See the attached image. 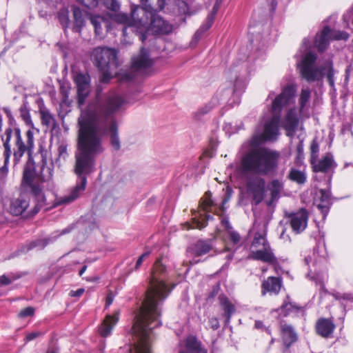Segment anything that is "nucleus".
Here are the masks:
<instances>
[{"label": "nucleus", "mask_w": 353, "mask_h": 353, "mask_svg": "<svg viewBox=\"0 0 353 353\" xmlns=\"http://www.w3.org/2000/svg\"><path fill=\"white\" fill-rule=\"evenodd\" d=\"M288 178L299 184H303L306 181V175L303 171L291 168Z\"/></svg>", "instance_id": "473e14b6"}, {"label": "nucleus", "mask_w": 353, "mask_h": 353, "mask_svg": "<svg viewBox=\"0 0 353 353\" xmlns=\"http://www.w3.org/2000/svg\"><path fill=\"white\" fill-rule=\"evenodd\" d=\"M279 158L277 151L267 148H252L242 156L239 169L244 175H266L277 167Z\"/></svg>", "instance_id": "7ed1b4c3"}, {"label": "nucleus", "mask_w": 353, "mask_h": 353, "mask_svg": "<svg viewBox=\"0 0 353 353\" xmlns=\"http://www.w3.org/2000/svg\"><path fill=\"white\" fill-rule=\"evenodd\" d=\"M299 125V118L296 108H290L284 117L282 126L286 131V135L293 137Z\"/></svg>", "instance_id": "f3484780"}, {"label": "nucleus", "mask_w": 353, "mask_h": 353, "mask_svg": "<svg viewBox=\"0 0 353 353\" xmlns=\"http://www.w3.org/2000/svg\"><path fill=\"white\" fill-rule=\"evenodd\" d=\"M254 327L256 328V329H261V330H265V331L268 333H270V330L268 328H266L265 327L264 325H263V323L261 321H255V323H254Z\"/></svg>", "instance_id": "6e6d98bb"}, {"label": "nucleus", "mask_w": 353, "mask_h": 353, "mask_svg": "<svg viewBox=\"0 0 353 353\" xmlns=\"http://www.w3.org/2000/svg\"><path fill=\"white\" fill-rule=\"evenodd\" d=\"M287 299H288V297ZM299 310V307L294 303L290 302L288 300L285 301L278 310L279 314L283 316H287L292 312H296Z\"/></svg>", "instance_id": "7c9ffc66"}, {"label": "nucleus", "mask_w": 353, "mask_h": 353, "mask_svg": "<svg viewBox=\"0 0 353 353\" xmlns=\"http://www.w3.org/2000/svg\"><path fill=\"white\" fill-rule=\"evenodd\" d=\"M126 103L125 99L116 92H110L90 103L78 119V151L75 154L74 172L79 177L75 187L60 203L68 204L77 199L85 190L86 176L94 172L95 158L105 150L103 137L108 134L112 147L121 149L119 126L115 114Z\"/></svg>", "instance_id": "f257e3e1"}, {"label": "nucleus", "mask_w": 353, "mask_h": 353, "mask_svg": "<svg viewBox=\"0 0 353 353\" xmlns=\"http://www.w3.org/2000/svg\"><path fill=\"white\" fill-rule=\"evenodd\" d=\"M141 6L132 9L133 26L146 28L150 24L152 32L157 35L168 34L172 32V25L164 20L153 9L148 0H140Z\"/></svg>", "instance_id": "39448f33"}, {"label": "nucleus", "mask_w": 353, "mask_h": 353, "mask_svg": "<svg viewBox=\"0 0 353 353\" xmlns=\"http://www.w3.org/2000/svg\"><path fill=\"white\" fill-rule=\"evenodd\" d=\"M297 159L300 160L303 158V140L299 141V144L296 146Z\"/></svg>", "instance_id": "09e8293b"}, {"label": "nucleus", "mask_w": 353, "mask_h": 353, "mask_svg": "<svg viewBox=\"0 0 353 353\" xmlns=\"http://www.w3.org/2000/svg\"><path fill=\"white\" fill-rule=\"evenodd\" d=\"M21 276L20 274L11 273L8 275H2L0 276V287L7 285L19 279Z\"/></svg>", "instance_id": "e433bc0d"}, {"label": "nucleus", "mask_w": 353, "mask_h": 353, "mask_svg": "<svg viewBox=\"0 0 353 353\" xmlns=\"http://www.w3.org/2000/svg\"><path fill=\"white\" fill-rule=\"evenodd\" d=\"M77 89V103L79 108L84 105L90 92V77L87 74L79 73L74 77ZM88 107L84 110H85ZM81 112L83 110L81 109Z\"/></svg>", "instance_id": "ddd939ff"}, {"label": "nucleus", "mask_w": 353, "mask_h": 353, "mask_svg": "<svg viewBox=\"0 0 353 353\" xmlns=\"http://www.w3.org/2000/svg\"><path fill=\"white\" fill-rule=\"evenodd\" d=\"M153 63L148 50L144 48H141L139 54L132 59V67L137 70L144 71L151 68Z\"/></svg>", "instance_id": "a211bd4d"}, {"label": "nucleus", "mask_w": 353, "mask_h": 353, "mask_svg": "<svg viewBox=\"0 0 353 353\" xmlns=\"http://www.w3.org/2000/svg\"><path fill=\"white\" fill-rule=\"evenodd\" d=\"M319 152V145L316 142H313L311 145V152H312V159H314V155H317V153Z\"/></svg>", "instance_id": "603ef678"}, {"label": "nucleus", "mask_w": 353, "mask_h": 353, "mask_svg": "<svg viewBox=\"0 0 353 353\" xmlns=\"http://www.w3.org/2000/svg\"><path fill=\"white\" fill-rule=\"evenodd\" d=\"M205 198H202L200 201V207L201 209L205 212L212 205V201L210 198L208 196V193H205Z\"/></svg>", "instance_id": "a19ab883"}, {"label": "nucleus", "mask_w": 353, "mask_h": 353, "mask_svg": "<svg viewBox=\"0 0 353 353\" xmlns=\"http://www.w3.org/2000/svg\"><path fill=\"white\" fill-rule=\"evenodd\" d=\"M265 181L263 179L255 176L248 179L247 182L248 192L252 195L255 205L260 203L264 197Z\"/></svg>", "instance_id": "4468645a"}, {"label": "nucleus", "mask_w": 353, "mask_h": 353, "mask_svg": "<svg viewBox=\"0 0 353 353\" xmlns=\"http://www.w3.org/2000/svg\"><path fill=\"white\" fill-rule=\"evenodd\" d=\"M165 270V268L161 260H157L145 292V299L134 317L131 328L134 339V343L128 346L129 353H152V330L161 325V306L171 291L165 283L158 277V274Z\"/></svg>", "instance_id": "f03ea898"}, {"label": "nucleus", "mask_w": 353, "mask_h": 353, "mask_svg": "<svg viewBox=\"0 0 353 353\" xmlns=\"http://www.w3.org/2000/svg\"><path fill=\"white\" fill-rule=\"evenodd\" d=\"M29 201L23 196H20L12 201L10 206V212L14 216L21 215L27 209Z\"/></svg>", "instance_id": "b1692460"}, {"label": "nucleus", "mask_w": 353, "mask_h": 353, "mask_svg": "<svg viewBox=\"0 0 353 353\" xmlns=\"http://www.w3.org/2000/svg\"><path fill=\"white\" fill-rule=\"evenodd\" d=\"M211 250V245L205 241H197L188 252H192L196 256H201L207 254Z\"/></svg>", "instance_id": "bb28decb"}, {"label": "nucleus", "mask_w": 353, "mask_h": 353, "mask_svg": "<svg viewBox=\"0 0 353 353\" xmlns=\"http://www.w3.org/2000/svg\"><path fill=\"white\" fill-rule=\"evenodd\" d=\"M317 56L315 53L308 52L298 63L301 77L307 82L321 81L325 75L330 86L334 87V70L331 59L325 60L319 67L315 65Z\"/></svg>", "instance_id": "0eeeda50"}, {"label": "nucleus", "mask_w": 353, "mask_h": 353, "mask_svg": "<svg viewBox=\"0 0 353 353\" xmlns=\"http://www.w3.org/2000/svg\"><path fill=\"white\" fill-rule=\"evenodd\" d=\"M310 41L309 39H304L303 41V44H302V46H301V50H304V51H307V49L310 48Z\"/></svg>", "instance_id": "4d7b16f0"}, {"label": "nucleus", "mask_w": 353, "mask_h": 353, "mask_svg": "<svg viewBox=\"0 0 353 353\" xmlns=\"http://www.w3.org/2000/svg\"><path fill=\"white\" fill-rule=\"evenodd\" d=\"M212 219V216L210 214H205V217L202 218L201 220L197 219L196 217L193 218V223L191 227H188V229L190 228H198L202 229L205 228L207 225V221Z\"/></svg>", "instance_id": "4c0bfd02"}, {"label": "nucleus", "mask_w": 353, "mask_h": 353, "mask_svg": "<svg viewBox=\"0 0 353 353\" xmlns=\"http://www.w3.org/2000/svg\"><path fill=\"white\" fill-rule=\"evenodd\" d=\"M26 143H25L21 137V130L19 128H14L13 130L11 128L6 129L5 138L3 139L5 166L8 164L9 158L12 152L10 143H12L14 145L13 156L15 163L19 161L26 151L31 152L32 150L34 148V134L32 130H28L26 133Z\"/></svg>", "instance_id": "6e6552de"}, {"label": "nucleus", "mask_w": 353, "mask_h": 353, "mask_svg": "<svg viewBox=\"0 0 353 353\" xmlns=\"http://www.w3.org/2000/svg\"><path fill=\"white\" fill-rule=\"evenodd\" d=\"M86 269H87L86 265L83 266L82 268L80 270L79 274L80 276H82L83 274L85 272Z\"/></svg>", "instance_id": "680f3d73"}, {"label": "nucleus", "mask_w": 353, "mask_h": 353, "mask_svg": "<svg viewBox=\"0 0 353 353\" xmlns=\"http://www.w3.org/2000/svg\"><path fill=\"white\" fill-rule=\"evenodd\" d=\"M40 335H41V332H32V333H30L26 335V341H32V340L37 338Z\"/></svg>", "instance_id": "864d4df0"}, {"label": "nucleus", "mask_w": 353, "mask_h": 353, "mask_svg": "<svg viewBox=\"0 0 353 353\" xmlns=\"http://www.w3.org/2000/svg\"><path fill=\"white\" fill-rule=\"evenodd\" d=\"M281 331L283 343L287 347L290 346L297 340V335L291 325L282 324Z\"/></svg>", "instance_id": "393cba45"}, {"label": "nucleus", "mask_w": 353, "mask_h": 353, "mask_svg": "<svg viewBox=\"0 0 353 353\" xmlns=\"http://www.w3.org/2000/svg\"><path fill=\"white\" fill-rule=\"evenodd\" d=\"M105 7L112 11H117L119 9L120 5L117 0H101Z\"/></svg>", "instance_id": "ea45409f"}, {"label": "nucleus", "mask_w": 353, "mask_h": 353, "mask_svg": "<svg viewBox=\"0 0 353 353\" xmlns=\"http://www.w3.org/2000/svg\"><path fill=\"white\" fill-rule=\"evenodd\" d=\"M159 6L161 8V9L163 8V1L162 0H159Z\"/></svg>", "instance_id": "338daca9"}, {"label": "nucleus", "mask_w": 353, "mask_h": 353, "mask_svg": "<svg viewBox=\"0 0 353 353\" xmlns=\"http://www.w3.org/2000/svg\"><path fill=\"white\" fill-rule=\"evenodd\" d=\"M349 34L345 31L334 30L325 26L321 32L316 34L314 44L319 52H323L331 40H347Z\"/></svg>", "instance_id": "f8f14e48"}, {"label": "nucleus", "mask_w": 353, "mask_h": 353, "mask_svg": "<svg viewBox=\"0 0 353 353\" xmlns=\"http://www.w3.org/2000/svg\"><path fill=\"white\" fill-rule=\"evenodd\" d=\"M134 77V74L132 71H123L118 74V79L121 82L130 81Z\"/></svg>", "instance_id": "58836bf2"}, {"label": "nucleus", "mask_w": 353, "mask_h": 353, "mask_svg": "<svg viewBox=\"0 0 353 353\" xmlns=\"http://www.w3.org/2000/svg\"><path fill=\"white\" fill-rule=\"evenodd\" d=\"M84 292V290L83 288H79L76 291H71L70 295L72 296H80Z\"/></svg>", "instance_id": "13d9d810"}, {"label": "nucleus", "mask_w": 353, "mask_h": 353, "mask_svg": "<svg viewBox=\"0 0 353 353\" xmlns=\"http://www.w3.org/2000/svg\"><path fill=\"white\" fill-rule=\"evenodd\" d=\"M221 1L222 0H216L215 4L212 8L211 12L208 14L206 19V21L201 26V28L194 34V39L198 40L201 37V34L208 30L212 26Z\"/></svg>", "instance_id": "5701e85b"}, {"label": "nucleus", "mask_w": 353, "mask_h": 353, "mask_svg": "<svg viewBox=\"0 0 353 353\" xmlns=\"http://www.w3.org/2000/svg\"><path fill=\"white\" fill-rule=\"evenodd\" d=\"M73 17H74V30L76 32H80L81 29L85 25V21L83 18V14L81 10L77 7L73 8Z\"/></svg>", "instance_id": "c756f323"}, {"label": "nucleus", "mask_w": 353, "mask_h": 353, "mask_svg": "<svg viewBox=\"0 0 353 353\" xmlns=\"http://www.w3.org/2000/svg\"><path fill=\"white\" fill-rule=\"evenodd\" d=\"M228 234L230 241L234 245H236L240 242L241 236L237 232H236L233 230H230L229 232H228Z\"/></svg>", "instance_id": "79ce46f5"}, {"label": "nucleus", "mask_w": 353, "mask_h": 353, "mask_svg": "<svg viewBox=\"0 0 353 353\" xmlns=\"http://www.w3.org/2000/svg\"><path fill=\"white\" fill-rule=\"evenodd\" d=\"M282 188L283 184L279 180H273L270 183L269 189L271 192L272 200H275L279 196Z\"/></svg>", "instance_id": "f704fd0d"}, {"label": "nucleus", "mask_w": 353, "mask_h": 353, "mask_svg": "<svg viewBox=\"0 0 353 353\" xmlns=\"http://www.w3.org/2000/svg\"><path fill=\"white\" fill-rule=\"evenodd\" d=\"M221 223L225 228L228 232H229L230 230H232V228L227 218H223L221 219Z\"/></svg>", "instance_id": "5fc2aeb1"}, {"label": "nucleus", "mask_w": 353, "mask_h": 353, "mask_svg": "<svg viewBox=\"0 0 353 353\" xmlns=\"http://www.w3.org/2000/svg\"><path fill=\"white\" fill-rule=\"evenodd\" d=\"M209 326L213 330H216L219 327V320L215 317H212L209 319Z\"/></svg>", "instance_id": "3c124183"}, {"label": "nucleus", "mask_w": 353, "mask_h": 353, "mask_svg": "<svg viewBox=\"0 0 353 353\" xmlns=\"http://www.w3.org/2000/svg\"><path fill=\"white\" fill-rule=\"evenodd\" d=\"M112 298L111 297V296L109 294L108 295L107 298H106V305H110L112 304Z\"/></svg>", "instance_id": "052dcab7"}, {"label": "nucleus", "mask_w": 353, "mask_h": 353, "mask_svg": "<svg viewBox=\"0 0 353 353\" xmlns=\"http://www.w3.org/2000/svg\"><path fill=\"white\" fill-rule=\"evenodd\" d=\"M335 328L333 318H320L315 324L316 334L325 339L332 338Z\"/></svg>", "instance_id": "dca6fc26"}, {"label": "nucleus", "mask_w": 353, "mask_h": 353, "mask_svg": "<svg viewBox=\"0 0 353 353\" xmlns=\"http://www.w3.org/2000/svg\"><path fill=\"white\" fill-rule=\"evenodd\" d=\"M282 281L281 279L275 276H269L261 285V293L265 295L266 293L277 294L281 290Z\"/></svg>", "instance_id": "aec40b11"}, {"label": "nucleus", "mask_w": 353, "mask_h": 353, "mask_svg": "<svg viewBox=\"0 0 353 353\" xmlns=\"http://www.w3.org/2000/svg\"><path fill=\"white\" fill-rule=\"evenodd\" d=\"M119 319V312H115L112 315H107L99 328L100 335L103 337L109 336Z\"/></svg>", "instance_id": "412c9836"}, {"label": "nucleus", "mask_w": 353, "mask_h": 353, "mask_svg": "<svg viewBox=\"0 0 353 353\" xmlns=\"http://www.w3.org/2000/svg\"><path fill=\"white\" fill-rule=\"evenodd\" d=\"M77 1L89 8L96 7L98 3V0H77Z\"/></svg>", "instance_id": "a18cd8bd"}, {"label": "nucleus", "mask_w": 353, "mask_h": 353, "mask_svg": "<svg viewBox=\"0 0 353 353\" xmlns=\"http://www.w3.org/2000/svg\"><path fill=\"white\" fill-rule=\"evenodd\" d=\"M296 91V88L294 85H288L283 89L282 92L273 100L272 104L273 117L265 124L261 140L274 141L276 139L279 134L280 113L283 108L294 103Z\"/></svg>", "instance_id": "423d86ee"}, {"label": "nucleus", "mask_w": 353, "mask_h": 353, "mask_svg": "<svg viewBox=\"0 0 353 353\" xmlns=\"http://www.w3.org/2000/svg\"><path fill=\"white\" fill-rule=\"evenodd\" d=\"M250 249V252L248 256L250 259L270 263L276 261L270 245L266 239L265 230L254 234Z\"/></svg>", "instance_id": "9b49d317"}, {"label": "nucleus", "mask_w": 353, "mask_h": 353, "mask_svg": "<svg viewBox=\"0 0 353 353\" xmlns=\"http://www.w3.org/2000/svg\"><path fill=\"white\" fill-rule=\"evenodd\" d=\"M40 113L42 124L46 125L47 128H50L52 130L54 129L56 126V121L50 112L48 110H41Z\"/></svg>", "instance_id": "2f4dec72"}, {"label": "nucleus", "mask_w": 353, "mask_h": 353, "mask_svg": "<svg viewBox=\"0 0 353 353\" xmlns=\"http://www.w3.org/2000/svg\"><path fill=\"white\" fill-rule=\"evenodd\" d=\"M90 22L94 28L96 35L101 36L102 34V26L108 27V21L103 17L100 16H92L90 17Z\"/></svg>", "instance_id": "cd10ccee"}, {"label": "nucleus", "mask_w": 353, "mask_h": 353, "mask_svg": "<svg viewBox=\"0 0 353 353\" xmlns=\"http://www.w3.org/2000/svg\"><path fill=\"white\" fill-rule=\"evenodd\" d=\"M91 57L97 68L103 72L101 81L108 83L116 74L113 70L118 66L117 52L112 48L98 47L93 50Z\"/></svg>", "instance_id": "9d476101"}, {"label": "nucleus", "mask_w": 353, "mask_h": 353, "mask_svg": "<svg viewBox=\"0 0 353 353\" xmlns=\"http://www.w3.org/2000/svg\"><path fill=\"white\" fill-rule=\"evenodd\" d=\"M72 228H73L72 226L68 227L67 228H65L61 231V234H65L69 233L72 230Z\"/></svg>", "instance_id": "bf43d9fd"}, {"label": "nucleus", "mask_w": 353, "mask_h": 353, "mask_svg": "<svg viewBox=\"0 0 353 353\" xmlns=\"http://www.w3.org/2000/svg\"><path fill=\"white\" fill-rule=\"evenodd\" d=\"M320 197L319 203L316 204L318 209L321 211L323 219H325L329 212L332 205L331 193L329 190H320Z\"/></svg>", "instance_id": "4be33fe9"}, {"label": "nucleus", "mask_w": 353, "mask_h": 353, "mask_svg": "<svg viewBox=\"0 0 353 353\" xmlns=\"http://www.w3.org/2000/svg\"><path fill=\"white\" fill-rule=\"evenodd\" d=\"M47 245V242H45L44 240L39 239L34 241L31 242L28 245V250H31L34 248L39 247V248L42 249Z\"/></svg>", "instance_id": "37998d69"}, {"label": "nucleus", "mask_w": 353, "mask_h": 353, "mask_svg": "<svg viewBox=\"0 0 353 353\" xmlns=\"http://www.w3.org/2000/svg\"><path fill=\"white\" fill-rule=\"evenodd\" d=\"M310 98V90L308 88H303L301 90L299 98V113L300 115H304V112L306 110L307 105L309 103Z\"/></svg>", "instance_id": "c85d7f7f"}, {"label": "nucleus", "mask_w": 353, "mask_h": 353, "mask_svg": "<svg viewBox=\"0 0 353 353\" xmlns=\"http://www.w3.org/2000/svg\"><path fill=\"white\" fill-rule=\"evenodd\" d=\"M314 172H327L336 168V164L334 161L333 155L330 153L326 154L320 160H311Z\"/></svg>", "instance_id": "6ab92c4d"}, {"label": "nucleus", "mask_w": 353, "mask_h": 353, "mask_svg": "<svg viewBox=\"0 0 353 353\" xmlns=\"http://www.w3.org/2000/svg\"><path fill=\"white\" fill-rule=\"evenodd\" d=\"M52 168L47 165L46 161L35 166L33 163H28L23 170V182L30 188V194L34 198L36 205L33 212L28 215L34 216L40 208L46 204V197L43 191V183H50L52 179Z\"/></svg>", "instance_id": "20e7f679"}, {"label": "nucleus", "mask_w": 353, "mask_h": 353, "mask_svg": "<svg viewBox=\"0 0 353 353\" xmlns=\"http://www.w3.org/2000/svg\"><path fill=\"white\" fill-rule=\"evenodd\" d=\"M146 34L145 33H143L140 35V39L142 41H144L145 39H146Z\"/></svg>", "instance_id": "e2e57ef3"}, {"label": "nucleus", "mask_w": 353, "mask_h": 353, "mask_svg": "<svg viewBox=\"0 0 353 353\" xmlns=\"http://www.w3.org/2000/svg\"><path fill=\"white\" fill-rule=\"evenodd\" d=\"M150 254V252H145V253H143V254H141L139 259H137V263H136V265H135V267H134V269L137 270H138L141 265H142L143 263V260L148 257Z\"/></svg>", "instance_id": "8fccbe9b"}, {"label": "nucleus", "mask_w": 353, "mask_h": 353, "mask_svg": "<svg viewBox=\"0 0 353 353\" xmlns=\"http://www.w3.org/2000/svg\"><path fill=\"white\" fill-rule=\"evenodd\" d=\"M311 261H312V259H311V257H310V256H307V257H305V263H306L307 265H308Z\"/></svg>", "instance_id": "0e129e2a"}, {"label": "nucleus", "mask_w": 353, "mask_h": 353, "mask_svg": "<svg viewBox=\"0 0 353 353\" xmlns=\"http://www.w3.org/2000/svg\"><path fill=\"white\" fill-rule=\"evenodd\" d=\"M47 353H57L55 351H48Z\"/></svg>", "instance_id": "774afa93"}, {"label": "nucleus", "mask_w": 353, "mask_h": 353, "mask_svg": "<svg viewBox=\"0 0 353 353\" xmlns=\"http://www.w3.org/2000/svg\"><path fill=\"white\" fill-rule=\"evenodd\" d=\"M219 301L222 310L224 311L226 321L229 322L232 315L235 312V306L224 294L219 295Z\"/></svg>", "instance_id": "a878e982"}, {"label": "nucleus", "mask_w": 353, "mask_h": 353, "mask_svg": "<svg viewBox=\"0 0 353 353\" xmlns=\"http://www.w3.org/2000/svg\"><path fill=\"white\" fill-rule=\"evenodd\" d=\"M343 19L347 26H349L350 21L351 20L353 25V8H352L348 12L343 14Z\"/></svg>", "instance_id": "de8ad7c7"}, {"label": "nucleus", "mask_w": 353, "mask_h": 353, "mask_svg": "<svg viewBox=\"0 0 353 353\" xmlns=\"http://www.w3.org/2000/svg\"><path fill=\"white\" fill-rule=\"evenodd\" d=\"M276 3L275 2V1H274V0H273V1H272V9H274V8H275V7H276Z\"/></svg>", "instance_id": "69168bd1"}, {"label": "nucleus", "mask_w": 353, "mask_h": 353, "mask_svg": "<svg viewBox=\"0 0 353 353\" xmlns=\"http://www.w3.org/2000/svg\"><path fill=\"white\" fill-rule=\"evenodd\" d=\"M290 226L294 232L300 234L307 227L308 214L306 210L301 209L296 213L291 214L289 216Z\"/></svg>", "instance_id": "2eb2a0df"}, {"label": "nucleus", "mask_w": 353, "mask_h": 353, "mask_svg": "<svg viewBox=\"0 0 353 353\" xmlns=\"http://www.w3.org/2000/svg\"><path fill=\"white\" fill-rule=\"evenodd\" d=\"M246 65L243 64H234L228 71V77L231 81H234L232 88H223L220 90L216 97L198 111V114H205L212 110L219 103L218 97L221 101H230L232 96L238 95L245 86L244 78L246 74Z\"/></svg>", "instance_id": "1a4fd4ad"}, {"label": "nucleus", "mask_w": 353, "mask_h": 353, "mask_svg": "<svg viewBox=\"0 0 353 353\" xmlns=\"http://www.w3.org/2000/svg\"><path fill=\"white\" fill-rule=\"evenodd\" d=\"M180 353H207L206 350L201 347L198 342L194 339L187 342V350Z\"/></svg>", "instance_id": "72a5a7b5"}, {"label": "nucleus", "mask_w": 353, "mask_h": 353, "mask_svg": "<svg viewBox=\"0 0 353 353\" xmlns=\"http://www.w3.org/2000/svg\"><path fill=\"white\" fill-rule=\"evenodd\" d=\"M58 19L63 28H68L70 21L69 19V10L68 8H62L58 12Z\"/></svg>", "instance_id": "c9c22d12"}, {"label": "nucleus", "mask_w": 353, "mask_h": 353, "mask_svg": "<svg viewBox=\"0 0 353 353\" xmlns=\"http://www.w3.org/2000/svg\"><path fill=\"white\" fill-rule=\"evenodd\" d=\"M34 312V309L32 307H28L22 310L19 315L20 317H27L33 315Z\"/></svg>", "instance_id": "49530a36"}, {"label": "nucleus", "mask_w": 353, "mask_h": 353, "mask_svg": "<svg viewBox=\"0 0 353 353\" xmlns=\"http://www.w3.org/2000/svg\"><path fill=\"white\" fill-rule=\"evenodd\" d=\"M241 128V126L237 127L236 125H232V123H225L223 129L227 133L231 134L237 132Z\"/></svg>", "instance_id": "c03bdc74"}]
</instances>
